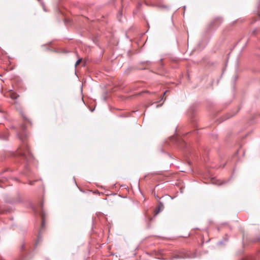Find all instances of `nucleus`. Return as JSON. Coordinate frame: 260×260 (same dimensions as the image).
<instances>
[{
    "label": "nucleus",
    "mask_w": 260,
    "mask_h": 260,
    "mask_svg": "<svg viewBox=\"0 0 260 260\" xmlns=\"http://www.w3.org/2000/svg\"><path fill=\"white\" fill-rule=\"evenodd\" d=\"M40 214L42 219V228H43L45 224V213L43 211H42Z\"/></svg>",
    "instance_id": "7ed1b4c3"
},
{
    "label": "nucleus",
    "mask_w": 260,
    "mask_h": 260,
    "mask_svg": "<svg viewBox=\"0 0 260 260\" xmlns=\"http://www.w3.org/2000/svg\"><path fill=\"white\" fill-rule=\"evenodd\" d=\"M82 60V58H78V59L77 60V61L75 63V67H76L77 66H78L81 63Z\"/></svg>",
    "instance_id": "20e7f679"
},
{
    "label": "nucleus",
    "mask_w": 260,
    "mask_h": 260,
    "mask_svg": "<svg viewBox=\"0 0 260 260\" xmlns=\"http://www.w3.org/2000/svg\"><path fill=\"white\" fill-rule=\"evenodd\" d=\"M43 204H42V208H43Z\"/></svg>",
    "instance_id": "f8f14e48"
},
{
    "label": "nucleus",
    "mask_w": 260,
    "mask_h": 260,
    "mask_svg": "<svg viewBox=\"0 0 260 260\" xmlns=\"http://www.w3.org/2000/svg\"><path fill=\"white\" fill-rule=\"evenodd\" d=\"M167 92V91H166L164 93V95H165V94L166 93V92Z\"/></svg>",
    "instance_id": "1a4fd4ad"
},
{
    "label": "nucleus",
    "mask_w": 260,
    "mask_h": 260,
    "mask_svg": "<svg viewBox=\"0 0 260 260\" xmlns=\"http://www.w3.org/2000/svg\"><path fill=\"white\" fill-rule=\"evenodd\" d=\"M11 97L13 99H16L18 97V95L16 93H13L11 94Z\"/></svg>",
    "instance_id": "39448f33"
},
{
    "label": "nucleus",
    "mask_w": 260,
    "mask_h": 260,
    "mask_svg": "<svg viewBox=\"0 0 260 260\" xmlns=\"http://www.w3.org/2000/svg\"><path fill=\"white\" fill-rule=\"evenodd\" d=\"M2 139L4 140H7L8 139V136H4L1 137Z\"/></svg>",
    "instance_id": "0eeeda50"
},
{
    "label": "nucleus",
    "mask_w": 260,
    "mask_h": 260,
    "mask_svg": "<svg viewBox=\"0 0 260 260\" xmlns=\"http://www.w3.org/2000/svg\"><path fill=\"white\" fill-rule=\"evenodd\" d=\"M160 106V105H156V107H159Z\"/></svg>",
    "instance_id": "9d476101"
},
{
    "label": "nucleus",
    "mask_w": 260,
    "mask_h": 260,
    "mask_svg": "<svg viewBox=\"0 0 260 260\" xmlns=\"http://www.w3.org/2000/svg\"><path fill=\"white\" fill-rule=\"evenodd\" d=\"M21 128L22 132L18 133L17 134V136L21 141L24 142L27 137V135L25 132L26 129L25 124H22L21 126Z\"/></svg>",
    "instance_id": "f03ea898"
},
{
    "label": "nucleus",
    "mask_w": 260,
    "mask_h": 260,
    "mask_svg": "<svg viewBox=\"0 0 260 260\" xmlns=\"http://www.w3.org/2000/svg\"><path fill=\"white\" fill-rule=\"evenodd\" d=\"M15 156L21 157L26 161H28L32 158L30 149L27 144L24 142L18 149Z\"/></svg>",
    "instance_id": "f257e3e1"
},
{
    "label": "nucleus",
    "mask_w": 260,
    "mask_h": 260,
    "mask_svg": "<svg viewBox=\"0 0 260 260\" xmlns=\"http://www.w3.org/2000/svg\"><path fill=\"white\" fill-rule=\"evenodd\" d=\"M22 116H23L24 119L27 121H28V122H29L30 124H31V121H30L29 119H27L25 115L22 114Z\"/></svg>",
    "instance_id": "423d86ee"
},
{
    "label": "nucleus",
    "mask_w": 260,
    "mask_h": 260,
    "mask_svg": "<svg viewBox=\"0 0 260 260\" xmlns=\"http://www.w3.org/2000/svg\"><path fill=\"white\" fill-rule=\"evenodd\" d=\"M0 260H5V259L2 256H0Z\"/></svg>",
    "instance_id": "6e6552de"
},
{
    "label": "nucleus",
    "mask_w": 260,
    "mask_h": 260,
    "mask_svg": "<svg viewBox=\"0 0 260 260\" xmlns=\"http://www.w3.org/2000/svg\"><path fill=\"white\" fill-rule=\"evenodd\" d=\"M30 185H32V184H33V183H32L31 182H30Z\"/></svg>",
    "instance_id": "9b49d317"
}]
</instances>
